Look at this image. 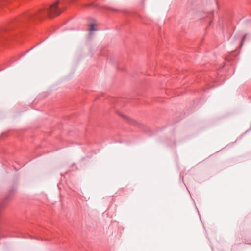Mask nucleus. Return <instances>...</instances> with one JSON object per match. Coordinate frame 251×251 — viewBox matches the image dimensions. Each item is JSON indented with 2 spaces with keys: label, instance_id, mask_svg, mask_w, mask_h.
I'll list each match as a JSON object with an SVG mask.
<instances>
[{
  "label": "nucleus",
  "instance_id": "obj_1",
  "mask_svg": "<svg viewBox=\"0 0 251 251\" xmlns=\"http://www.w3.org/2000/svg\"><path fill=\"white\" fill-rule=\"evenodd\" d=\"M58 1H56L53 4L51 5L48 10L49 16L53 17L59 15L61 11L57 7Z\"/></svg>",
  "mask_w": 251,
  "mask_h": 251
},
{
  "label": "nucleus",
  "instance_id": "obj_2",
  "mask_svg": "<svg viewBox=\"0 0 251 251\" xmlns=\"http://www.w3.org/2000/svg\"><path fill=\"white\" fill-rule=\"evenodd\" d=\"M96 25L95 23H92L89 27V31L91 32H92L93 31H95L96 30V29L95 28V27L96 26Z\"/></svg>",
  "mask_w": 251,
  "mask_h": 251
}]
</instances>
